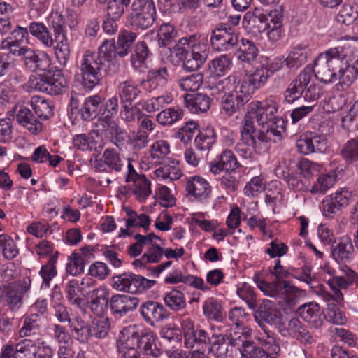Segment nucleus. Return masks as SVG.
Instances as JSON below:
<instances>
[{"mask_svg":"<svg viewBox=\"0 0 358 358\" xmlns=\"http://www.w3.org/2000/svg\"><path fill=\"white\" fill-rule=\"evenodd\" d=\"M114 39L105 40L99 48L98 52L87 50L78 62V80L83 87L92 90L102 83L107 75H112L115 70H112L110 65L115 67L113 59L117 56Z\"/></svg>","mask_w":358,"mask_h":358,"instance_id":"1","label":"nucleus"},{"mask_svg":"<svg viewBox=\"0 0 358 358\" xmlns=\"http://www.w3.org/2000/svg\"><path fill=\"white\" fill-rule=\"evenodd\" d=\"M322 87L316 83L312 69L306 67L288 85L284 92L285 101L292 103L302 96L306 101H313L322 95Z\"/></svg>","mask_w":358,"mask_h":358,"instance_id":"2","label":"nucleus"},{"mask_svg":"<svg viewBox=\"0 0 358 358\" xmlns=\"http://www.w3.org/2000/svg\"><path fill=\"white\" fill-rule=\"evenodd\" d=\"M343 59L337 48L331 49L320 54L314 62V72L317 79L329 83L342 79L343 80Z\"/></svg>","mask_w":358,"mask_h":358,"instance_id":"3","label":"nucleus"},{"mask_svg":"<svg viewBox=\"0 0 358 358\" xmlns=\"http://www.w3.org/2000/svg\"><path fill=\"white\" fill-rule=\"evenodd\" d=\"M157 17L153 0H134L128 16L130 25L135 30H145L151 27Z\"/></svg>","mask_w":358,"mask_h":358,"instance_id":"4","label":"nucleus"},{"mask_svg":"<svg viewBox=\"0 0 358 358\" xmlns=\"http://www.w3.org/2000/svg\"><path fill=\"white\" fill-rule=\"evenodd\" d=\"M184 335V343L192 352L205 354L210 341V335L203 329L195 327L194 322L189 317H182L180 320Z\"/></svg>","mask_w":358,"mask_h":358,"instance_id":"5","label":"nucleus"},{"mask_svg":"<svg viewBox=\"0 0 358 358\" xmlns=\"http://www.w3.org/2000/svg\"><path fill=\"white\" fill-rule=\"evenodd\" d=\"M50 29L53 31V47L55 57L61 66H66L70 58V45L66 37L65 22L62 15L55 13Z\"/></svg>","mask_w":358,"mask_h":358,"instance_id":"6","label":"nucleus"},{"mask_svg":"<svg viewBox=\"0 0 358 358\" xmlns=\"http://www.w3.org/2000/svg\"><path fill=\"white\" fill-rule=\"evenodd\" d=\"M31 279L24 278L17 282L0 286V303L7 306L11 311H15L22 306L24 295L29 291Z\"/></svg>","mask_w":358,"mask_h":358,"instance_id":"7","label":"nucleus"},{"mask_svg":"<svg viewBox=\"0 0 358 358\" xmlns=\"http://www.w3.org/2000/svg\"><path fill=\"white\" fill-rule=\"evenodd\" d=\"M239 37V33L234 27L220 22L211 30L210 43L213 50L228 52L238 46Z\"/></svg>","mask_w":358,"mask_h":358,"instance_id":"8","label":"nucleus"},{"mask_svg":"<svg viewBox=\"0 0 358 358\" xmlns=\"http://www.w3.org/2000/svg\"><path fill=\"white\" fill-rule=\"evenodd\" d=\"M156 281L132 273H124L113 278V287L120 292L136 294L152 287Z\"/></svg>","mask_w":358,"mask_h":358,"instance_id":"9","label":"nucleus"},{"mask_svg":"<svg viewBox=\"0 0 358 358\" xmlns=\"http://www.w3.org/2000/svg\"><path fill=\"white\" fill-rule=\"evenodd\" d=\"M255 322L260 328H268L266 324L274 326L278 331L282 327L283 316L275 303L265 299L254 313Z\"/></svg>","mask_w":358,"mask_h":358,"instance_id":"10","label":"nucleus"},{"mask_svg":"<svg viewBox=\"0 0 358 358\" xmlns=\"http://www.w3.org/2000/svg\"><path fill=\"white\" fill-rule=\"evenodd\" d=\"M296 146L299 152L303 155L310 153L325 152L327 145V138L324 134L310 132L301 136L297 140Z\"/></svg>","mask_w":358,"mask_h":358,"instance_id":"11","label":"nucleus"},{"mask_svg":"<svg viewBox=\"0 0 358 358\" xmlns=\"http://www.w3.org/2000/svg\"><path fill=\"white\" fill-rule=\"evenodd\" d=\"M257 287L266 294L272 297L287 298V294H296L297 288L283 279L275 278L268 282L259 277H255Z\"/></svg>","mask_w":358,"mask_h":358,"instance_id":"12","label":"nucleus"},{"mask_svg":"<svg viewBox=\"0 0 358 358\" xmlns=\"http://www.w3.org/2000/svg\"><path fill=\"white\" fill-rule=\"evenodd\" d=\"M264 71H259L256 69L252 73L245 75L234 90L248 103L255 92L266 83L267 74L264 76Z\"/></svg>","mask_w":358,"mask_h":358,"instance_id":"13","label":"nucleus"},{"mask_svg":"<svg viewBox=\"0 0 358 358\" xmlns=\"http://www.w3.org/2000/svg\"><path fill=\"white\" fill-rule=\"evenodd\" d=\"M278 110L276 103L273 101L270 103L253 101L248 106L245 115L250 116V114H255L257 122L259 125H262V128H264L271 123Z\"/></svg>","mask_w":358,"mask_h":358,"instance_id":"14","label":"nucleus"},{"mask_svg":"<svg viewBox=\"0 0 358 358\" xmlns=\"http://www.w3.org/2000/svg\"><path fill=\"white\" fill-rule=\"evenodd\" d=\"M101 134L104 135L119 150H122L131 141L129 133L122 128L116 122H109L102 126L96 127Z\"/></svg>","mask_w":358,"mask_h":358,"instance_id":"15","label":"nucleus"},{"mask_svg":"<svg viewBox=\"0 0 358 358\" xmlns=\"http://www.w3.org/2000/svg\"><path fill=\"white\" fill-rule=\"evenodd\" d=\"M28 43L29 31L27 28L16 26L7 37L2 40L0 48L10 54L15 55L23 48L27 46V44Z\"/></svg>","mask_w":358,"mask_h":358,"instance_id":"16","label":"nucleus"},{"mask_svg":"<svg viewBox=\"0 0 358 358\" xmlns=\"http://www.w3.org/2000/svg\"><path fill=\"white\" fill-rule=\"evenodd\" d=\"M139 313L145 322L151 326L166 320L170 315L162 303L150 300L141 305Z\"/></svg>","mask_w":358,"mask_h":358,"instance_id":"17","label":"nucleus"},{"mask_svg":"<svg viewBox=\"0 0 358 358\" xmlns=\"http://www.w3.org/2000/svg\"><path fill=\"white\" fill-rule=\"evenodd\" d=\"M139 303V299L127 294H115L109 299V307L113 315L124 317L135 310Z\"/></svg>","mask_w":358,"mask_h":358,"instance_id":"18","label":"nucleus"},{"mask_svg":"<svg viewBox=\"0 0 358 358\" xmlns=\"http://www.w3.org/2000/svg\"><path fill=\"white\" fill-rule=\"evenodd\" d=\"M350 193L341 190L325 197L322 202L321 208L326 217H333L338 212L348 206Z\"/></svg>","mask_w":358,"mask_h":358,"instance_id":"19","label":"nucleus"},{"mask_svg":"<svg viewBox=\"0 0 358 358\" xmlns=\"http://www.w3.org/2000/svg\"><path fill=\"white\" fill-rule=\"evenodd\" d=\"M334 243L331 245V255L334 259L338 264H350L355 257V250L351 237L342 236L338 242L334 241Z\"/></svg>","mask_w":358,"mask_h":358,"instance_id":"20","label":"nucleus"},{"mask_svg":"<svg viewBox=\"0 0 358 358\" xmlns=\"http://www.w3.org/2000/svg\"><path fill=\"white\" fill-rule=\"evenodd\" d=\"M282 328L279 329V333L282 336L289 335L305 343H312L313 338L306 325L296 317L289 320L286 325L282 321Z\"/></svg>","mask_w":358,"mask_h":358,"instance_id":"21","label":"nucleus"},{"mask_svg":"<svg viewBox=\"0 0 358 358\" xmlns=\"http://www.w3.org/2000/svg\"><path fill=\"white\" fill-rule=\"evenodd\" d=\"M117 346L118 352L126 358H135L137 356L138 332L131 329H125L121 332Z\"/></svg>","mask_w":358,"mask_h":358,"instance_id":"22","label":"nucleus"},{"mask_svg":"<svg viewBox=\"0 0 358 358\" xmlns=\"http://www.w3.org/2000/svg\"><path fill=\"white\" fill-rule=\"evenodd\" d=\"M210 171L218 174L222 171H234L241 166L234 152L229 149L224 150L213 161L209 163Z\"/></svg>","mask_w":358,"mask_h":358,"instance_id":"23","label":"nucleus"},{"mask_svg":"<svg viewBox=\"0 0 358 358\" xmlns=\"http://www.w3.org/2000/svg\"><path fill=\"white\" fill-rule=\"evenodd\" d=\"M255 339L261 345L260 348L266 350V353L268 354L271 358H275L280 352L279 338L275 333L268 328H261V330L257 331Z\"/></svg>","mask_w":358,"mask_h":358,"instance_id":"24","label":"nucleus"},{"mask_svg":"<svg viewBox=\"0 0 358 358\" xmlns=\"http://www.w3.org/2000/svg\"><path fill=\"white\" fill-rule=\"evenodd\" d=\"M285 131L286 122L282 117L275 115L271 124L260 129L259 138L263 142H275L282 138Z\"/></svg>","mask_w":358,"mask_h":358,"instance_id":"25","label":"nucleus"},{"mask_svg":"<svg viewBox=\"0 0 358 358\" xmlns=\"http://www.w3.org/2000/svg\"><path fill=\"white\" fill-rule=\"evenodd\" d=\"M241 143L254 149L261 143H264L259 138L260 129L257 131L255 129L252 117L248 115H245L244 117L241 128Z\"/></svg>","mask_w":358,"mask_h":358,"instance_id":"26","label":"nucleus"},{"mask_svg":"<svg viewBox=\"0 0 358 358\" xmlns=\"http://www.w3.org/2000/svg\"><path fill=\"white\" fill-rule=\"evenodd\" d=\"M185 189L188 194H191L200 200L208 198L211 192L209 183L199 176L187 178Z\"/></svg>","mask_w":358,"mask_h":358,"instance_id":"27","label":"nucleus"},{"mask_svg":"<svg viewBox=\"0 0 358 358\" xmlns=\"http://www.w3.org/2000/svg\"><path fill=\"white\" fill-rule=\"evenodd\" d=\"M87 307L96 315L103 313V309L109 306L108 291L104 287H99L89 292Z\"/></svg>","mask_w":358,"mask_h":358,"instance_id":"28","label":"nucleus"},{"mask_svg":"<svg viewBox=\"0 0 358 358\" xmlns=\"http://www.w3.org/2000/svg\"><path fill=\"white\" fill-rule=\"evenodd\" d=\"M297 313L311 327L317 329L322 326L320 308L316 302H309L300 306Z\"/></svg>","mask_w":358,"mask_h":358,"instance_id":"29","label":"nucleus"},{"mask_svg":"<svg viewBox=\"0 0 358 358\" xmlns=\"http://www.w3.org/2000/svg\"><path fill=\"white\" fill-rule=\"evenodd\" d=\"M247 103L235 90L234 92L225 94L221 100L222 108L229 116L245 111Z\"/></svg>","mask_w":358,"mask_h":358,"instance_id":"30","label":"nucleus"},{"mask_svg":"<svg viewBox=\"0 0 358 358\" xmlns=\"http://www.w3.org/2000/svg\"><path fill=\"white\" fill-rule=\"evenodd\" d=\"M104 98L100 95L90 96L85 99L79 109L78 114L84 121H91L99 115L100 105Z\"/></svg>","mask_w":358,"mask_h":358,"instance_id":"31","label":"nucleus"},{"mask_svg":"<svg viewBox=\"0 0 358 358\" xmlns=\"http://www.w3.org/2000/svg\"><path fill=\"white\" fill-rule=\"evenodd\" d=\"M184 99L187 108L193 113L208 111L211 103V99L201 93L186 94Z\"/></svg>","mask_w":358,"mask_h":358,"instance_id":"32","label":"nucleus"},{"mask_svg":"<svg viewBox=\"0 0 358 358\" xmlns=\"http://www.w3.org/2000/svg\"><path fill=\"white\" fill-rule=\"evenodd\" d=\"M282 20L283 13L281 8L268 12V26L265 32L271 41L276 42L280 38Z\"/></svg>","mask_w":358,"mask_h":358,"instance_id":"33","label":"nucleus"},{"mask_svg":"<svg viewBox=\"0 0 358 358\" xmlns=\"http://www.w3.org/2000/svg\"><path fill=\"white\" fill-rule=\"evenodd\" d=\"M157 337L152 333H139L137 356L139 354L151 355L153 357H157L160 355V349L156 344Z\"/></svg>","mask_w":358,"mask_h":358,"instance_id":"34","label":"nucleus"},{"mask_svg":"<svg viewBox=\"0 0 358 358\" xmlns=\"http://www.w3.org/2000/svg\"><path fill=\"white\" fill-rule=\"evenodd\" d=\"M17 122L26 127L28 130L34 134H38L42 127V124L31 110L24 106L19 107L16 112Z\"/></svg>","mask_w":358,"mask_h":358,"instance_id":"35","label":"nucleus"},{"mask_svg":"<svg viewBox=\"0 0 358 358\" xmlns=\"http://www.w3.org/2000/svg\"><path fill=\"white\" fill-rule=\"evenodd\" d=\"M236 48L235 55L242 62L252 64L259 55V49L255 43L247 38L239 39L238 45Z\"/></svg>","mask_w":358,"mask_h":358,"instance_id":"36","label":"nucleus"},{"mask_svg":"<svg viewBox=\"0 0 358 358\" xmlns=\"http://www.w3.org/2000/svg\"><path fill=\"white\" fill-rule=\"evenodd\" d=\"M118 99L113 96L100 105L99 117L95 122V127L102 126L109 122H115L113 118L118 113Z\"/></svg>","mask_w":358,"mask_h":358,"instance_id":"37","label":"nucleus"},{"mask_svg":"<svg viewBox=\"0 0 358 358\" xmlns=\"http://www.w3.org/2000/svg\"><path fill=\"white\" fill-rule=\"evenodd\" d=\"M69 329L74 338L81 344L88 343L92 338L90 323L80 316H76L73 319Z\"/></svg>","mask_w":358,"mask_h":358,"instance_id":"38","label":"nucleus"},{"mask_svg":"<svg viewBox=\"0 0 358 358\" xmlns=\"http://www.w3.org/2000/svg\"><path fill=\"white\" fill-rule=\"evenodd\" d=\"M228 336L222 334H213L210 336L208 350L216 358H226L229 351Z\"/></svg>","mask_w":358,"mask_h":358,"instance_id":"39","label":"nucleus"},{"mask_svg":"<svg viewBox=\"0 0 358 358\" xmlns=\"http://www.w3.org/2000/svg\"><path fill=\"white\" fill-rule=\"evenodd\" d=\"M189 48L191 54L206 62L210 51L206 37L197 34L189 35Z\"/></svg>","mask_w":358,"mask_h":358,"instance_id":"40","label":"nucleus"},{"mask_svg":"<svg viewBox=\"0 0 358 358\" xmlns=\"http://www.w3.org/2000/svg\"><path fill=\"white\" fill-rule=\"evenodd\" d=\"M163 301L165 306L174 312L182 311L187 306L185 294L178 288L172 289L170 292L166 293Z\"/></svg>","mask_w":358,"mask_h":358,"instance_id":"41","label":"nucleus"},{"mask_svg":"<svg viewBox=\"0 0 358 358\" xmlns=\"http://www.w3.org/2000/svg\"><path fill=\"white\" fill-rule=\"evenodd\" d=\"M27 29L45 47L50 48L53 45V34L50 33L49 29L43 22H32Z\"/></svg>","mask_w":358,"mask_h":358,"instance_id":"42","label":"nucleus"},{"mask_svg":"<svg viewBox=\"0 0 358 358\" xmlns=\"http://www.w3.org/2000/svg\"><path fill=\"white\" fill-rule=\"evenodd\" d=\"M48 88H45V93L50 95H57L61 94L67 86V81L62 74V71H57L52 75L51 70L48 73L46 82Z\"/></svg>","mask_w":358,"mask_h":358,"instance_id":"43","label":"nucleus"},{"mask_svg":"<svg viewBox=\"0 0 358 358\" xmlns=\"http://www.w3.org/2000/svg\"><path fill=\"white\" fill-rule=\"evenodd\" d=\"M136 36V34L131 31L122 30L119 33L115 44L118 57H124L129 54Z\"/></svg>","mask_w":358,"mask_h":358,"instance_id":"44","label":"nucleus"},{"mask_svg":"<svg viewBox=\"0 0 358 358\" xmlns=\"http://www.w3.org/2000/svg\"><path fill=\"white\" fill-rule=\"evenodd\" d=\"M41 325L38 314H31L24 317L23 325L19 330L21 338L37 336L40 334Z\"/></svg>","mask_w":358,"mask_h":358,"instance_id":"45","label":"nucleus"},{"mask_svg":"<svg viewBox=\"0 0 358 358\" xmlns=\"http://www.w3.org/2000/svg\"><path fill=\"white\" fill-rule=\"evenodd\" d=\"M310 54V51L306 46H296L285 59V64L289 68H298L307 62Z\"/></svg>","mask_w":358,"mask_h":358,"instance_id":"46","label":"nucleus"},{"mask_svg":"<svg viewBox=\"0 0 358 358\" xmlns=\"http://www.w3.org/2000/svg\"><path fill=\"white\" fill-rule=\"evenodd\" d=\"M203 314L209 320L220 322L223 320L222 307L218 299L208 298L202 306Z\"/></svg>","mask_w":358,"mask_h":358,"instance_id":"47","label":"nucleus"},{"mask_svg":"<svg viewBox=\"0 0 358 358\" xmlns=\"http://www.w3.org/2000/svg\"><path fill=\"white\" fill-rule=\"evenodd\" d=\"M216 140V135L212 127L199 131L194 139L195 148L199 151H208Z\"/></svg>","mask_w":358,"mask_h":358,"instance_id":"48","label":"nucleus"},{"mask_svg":"<svg viewBox=\"0 0 358 358\" xmlns=\"http://www.w3.org/2000/svg\"><path fill=\"white\" fill-rule=\"evenodd\" d=\"M176 36L175 27L171 23H162L157 31L156 38L159 48L169 47Z\"/></svg>","mask_w":358,"mask_h":358,"instance_id":"49","label":"nucleus"},{"mask_svg":"<svg viewBox=\"0 0 358 358\" xmlns=\"http://www.w3.org/2000/svg\"><path fill=\"white\" fill-rule=\"evenodd\" d=\"M238 350L243 358H271L270 355L266 353V350L252 341H242Z\"/></svg>","mask_w":358,"mask_h":358,"instance_id":"50","label":"nucleus"},{"mask_svg":"<svg viewBox=\"0 0 358 358\" xmlns=\"http://www.w3.org/2000/svg\"><path fill=\"white\" fill-rule=\"evenodd\" d=\"M140 93V90L129 80L121 82L118 85V94L122 104H131Z\"/></svg>","mask_w":358,"mask_h":358,"instance_id":"51","label":"nucleus"},{"mask_svg":"<svg viewBox=\"0 0 358 358\" xmlns=\"http://www.w3.org/2000/svg\"><path fill=\"white\" fill-rule=\"evenodd\" d=\"M31 106L39 118L47 120L53 115L52 106L45 99L34 96L31 99Z\"/></svg>","mask_w":358,"mask_h":358,"instance_id":"52","label":"nucleus"},{"mask_svg":"<svg viewBox=\"0 0 358 358\" xmlns=\"http://www.w3.org/2000/svg\"><path fill=\"white\" fill-rule=\"evenodd\" d=\"M131 52V63L135 69H139L144 63L149 55V50L145 41L138 42L132 49Z\"/></svg>","mask_w":358,"mask_h":358,"instance_id":"53","label":"nucleus"},{"mask_svg":"<svg viewBox=\"0 0 358 358\" xmlns=\"http://www.w3.org/2000/svg\"><path fill=\"white\" fill-rule=\"evenodd\" d=\"M183 115V110L176 106L161 111L157 115L156 120L162 125H170L181 120Z\"/></svg>","mask_w":358,"mask_h":358,"instance_id":"54","label":"nucleus"},{"mask_svg":"<svg viewBox=\"0 0 358 358\" xmlns=\"http://www.w3.org/2000/svg\"><path fill=\"white\" fill-rule=\"evenodd\" d=\"M336 180V174L328 173L320 176L317 182L311 187L310 192L313 194H324L328 189L334 186Z\"/></svg>","mask_w":358,"mask_h":358,"instance_id":"55","label":"nucleus"},{"mask_svg":"<svg viewBox=\"0 0 358 358\" xmlns=\"http://www.w3.org/2000/svg\"><path fill=\"white\" fill-rule=\"evenodd\" d=\"M342 127L348 131L358 130V100L351 106L350 110L341 118Z\"/></svg>","mask_w":358,"mask_h":358,"instance_id":"56","label":"nucleus"},{"mask_svg":"<svg viewBox=\"0 0 358 358\" xmlns=\"http://www.w3.org/2000/svg\"><path fill=\"white\" fill-rule=\"evenodd\" d=\"M203 82V74L200 72L182 77L178 80V85L184 91H196Z\"/></svg>","mask_w":358,"mask_h":358,"instance_id":"57","label":"nucleus"},{"mask_svg":"<svg viewBox=\"0 0 358 358\" xmlns=\"http://www.w3.org/2000/svg\"><path fill=\"white\" fill-rule=\"evenodd\" d=\"M232 64L231 58L227 55H222L211 60L209 68L212 73L217 76H223Z\"/></svg>","mask_w":358,"mask_h":358,"instance_id":"58","label":"nucleus"},{"mask_svg":"<svg viewBox=\"0 0 358 358\" xmlns=\"http://www.w3.org/2000/svg\"><path fill=\"white\" fill-rule=\"evenodd\" d=\"M109 169L120 172L123 164L120 154L114 148H107L104 150L101 159Z\"/></svg>","mask_w":358,"mask_h":358,"instance_id":"59","label":"nucleus"},{"mask_svg":"<svg viewBox=\"0 0 358 358\" xmlns=\"http://www.w3.org/2000/svg\"><path fill=\"white\" fill-rule=\"evenodd\" d=\"M0 250L7 259H14L19 253L15 241L7 234L0 235Z\"/></svg>","mask_w":358,"mask_h":358,"instance_id":"60","label":"nucleus"},{"mask_svg":"<svg viewBox=\"0 0 358 358\" xmlns=\"http://www.w3.org/2000/svg\"><path fill=\"white\" fill-rule=\"evenodd\" d=\"M90 326L92 338H103L108 334L110 324L108 318H95L90 322Z\"/></svg>","mask_w":358,"mask_h":358,"instance_id":"61","label":"nucleus"},{"mask_svg":"<svg viewBox=\"0 0 358 358\" xmlns=\"http://www.w3.org/2000/svg\"><path fill=\"white\" fill-rule=\"evenodd\" d=\"M132 182L135 186L133 190L134 194L139 201H145L151 194L150 181L146 178L145 175H143Z\"/></svg>","mask_w":358,"mask_h":358,"instance_id":"62","label":"nucleus"},{"mask_svg":"<svg viewBox=\"0 0 358 358\" xmlns=\"http://www.w3.org/2000/svg\"><path fill=\"white\" fill-rule=\"evenodd\" d=\"M16 358H32L36 348L34 341L24 338L15 345Z\"/></svg>","mask_w":358,"mask_h":358,"instance_id":"63","label":"nucleus"},{"mask_svg":"<svg viewBox=\"0 0 358 358\" xmlns=\"http://www.w3.org/2000/svg\"><path fill=\"white\" fill-rule=\"evenodd\" d=\"M341 155L347 162H358V136L346 142L341 151Z\"/></svg>","mask_w":358,"mask_h":358,"instance_id":"64","label":"nucleus"}]
</instances>
